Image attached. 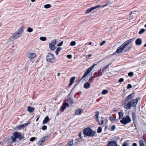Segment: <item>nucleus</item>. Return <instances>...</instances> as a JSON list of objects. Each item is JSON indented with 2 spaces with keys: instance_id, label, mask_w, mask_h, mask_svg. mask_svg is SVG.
Segmentation results:
<instances>
[{
  "instance_id": "e433bc0d",
  "label": "nucleus",
  "mask_w": 146,
  "mask_h": 146,
  "mask_svg": "<svg viewBox=\"0 0 146 146\" xmlns=\"http://www.w3.org/2000/svg\"><path fill=\"white\" fill-rule=\"evenodd\" d=\"M139 146H144V144L143 140L139 141Z\"/></svg>"
},
{
  "instance_id": "09e8293b",
  "label": "nucleus",
  "mask_w": 146,
  "mask_h": 146,
  "mask_svg": "<svg viewBox=\"0 0 146 146\" xmlns=\"http://www.w3.org/2000/svg\"><path fill=\"white\" fill-rule=\"evenodd\" d=\"M106 42V41L105 40H104L102 41V42L100 43V46H102L104 45Z\"/></svg>"
},
{
  "instance_id": "3c124183",
  "label": "nucleus",
  "mask_w": 146,
  "mask_h": 146,
  "mask_svg": "<svg viewBox=\"0 0 146 146\" xmlns=\"http://www.w3.org/2000/svg\"><path fill=\"white\" fill-rule=\"evenodd\" d=\"M132 87V86L130 84H129L127 85V88L128 89H129L130 88H131Z\"/></svg>"
},
{
  "instance_id": "393cba45",
  "label": "nucleus",
  "mask_w": 146,
  "mask_h": 146,
  "mask_svg": "<svg viewBox=\"0 0 146 146\" xmlns=\"http://www.w3.org/2000/svg\"><path fill=\"white\" fill-rule=\"evenodd\" d=\"M102 72H101V70L96 72L94 74V75L96 77H98L100 76H101L102 75Z\"/></svg>"
},
{
  "instance_id": "ddd939ff",
  "label": "nucleus",
  "mask_w": 146,
  "mask_h": 146,
  "mask_svg": "<svg viewBox=\"0 0 146 146\" xmlns=\"http://www.w3.org/2000/svg\"><path fill=\"white\" fill-rule=\"evenodd\" d=\"M27 57L30 59H33L36 57V54L29 52L27 55Z\"/></svg>"
},
{
  "instance_id": "49530a36",
  "label": "nucleus",
  "mask_w": 146,
  "mask_h": 146,
  "mask_svg": "<svg viewBox=\"0 0 146 146\" xmlns=\"http://www.w3.org/2000/svg\"><path fill=\"white\" fill-rule=\"evenodd\" d=\"M123 115V114L122 112H119V119L120 118L122 117Z\"/></svg>"
},
{
  "instance_id": "9d476101",
  "label": "nucleus",
  "mask_w": 146,
  "mask_h": 146,
  "mask_svg": "<svg viewBox=\"0 0 146 146\" xmlns=\"http://www.w3.org/2000/svg\"><path fill=\"white\" fill-rule=\"evenodd\" d=\"M100 5H97L96 6L91 7L87 10L85 11V13L86 14L88 13H90V12H91L92 10L98 8L100 7Z\"/></svg>"
},
{
  "instance_id": "680f3d73",
  "label": "nucleus",
  "mask_w": 146,
  "mask_h": 146,
  "mask_svg": "<svg viewBox=\"0 0 146 146\" xmlns=\"http://www.w3.org/2000/svg\"><path fill=\"white\" fill-rule=\"evenodd\" d=\"M91 77H92V78H95L96 77V76L94 75V76H92Z\"/></svg>"
},
{
  "instance_id": "de8ad7c7",
  "label": "nucleus",
  "mask_w": 146,
  "mask_h": 146,
  "mask_svg": "<svg viewBox=\"0 0 146 146\" xmlns=\"http://www.w3.org/2000/svg\"><path fill=\"white\" fill-rule=\"evenodd\" d=\"M47 127L46 125H43L42 129V130H45L46 129Z\"/></svg>"
},
{
  "instance_id": "412c9836",
  "label": "nucleus",
  "mask_w": 146,
  "mask_h": 146,
  "mask_svg": "<svg viewBox=\"0 0 146 146\" xmlns=\"http://www.w3.org/2000/svg\"><path fill=\"white\" fill-rule=\"evenodd\" d=\"M90 84L88 82L85 83L84 85V87L85 89H88L90 87Z\"/></svg>"
},
{
  "instance_id": "338daca9",
  "label": "nucleus",
  "mask_w": 146,
  "mask_h": 146,
  "mask_svg": "<svg viewBox=\"0 0 146 146\" xmlns=\"http://www.w3.org/2000/svg\"><path fill=\"white\" fill-rule=\"evenodd\" d=\"M60 73H58V75H58V76H59L60 75Z\"/></svg>"
},
{
  "instance_id": "37998d69",
  "label": "nucleus",
  "mask_w": 146,
  "mask_h": 146,
  "mask_svg": "<svg viewBox=\"0 0 146 146\" xmlns=\"http://www.w3.org/2000/svg\"><path fill=\"white\" fill-rule=\"evenodd\" d=\"M115 126L114 125H113L111 126V128L110 129V130L111 131H113L115 129Z\"/></svg>"
},
{
  "instance_id": "58836bf2",
  "label": "nucleus",
  "mask_w": 146,
  "mask_h": 146,
  "mask_svg": "<svg viewBox=\"0 0 146 146\" xmlns=\"http://www.w3.org/2000/svg\"><path fill=\"white\" fill-rule=\"evenodd\" d=\"M36 139V137H32L30 139V141L31 142H33Z\"/></svg>"
},
{
  "instance_id": "5701e85b",
  "label": "nucleus",
  "mask_w": 146,
  "mask_h": 146,
  "mask_svg": "<svg viewBox=\"0 0 146 146\" xmlns=\"http://www.w3.org/2000/svg\"><path fill=\"white\" fill-rule=\"evenodd\" d=\"M70 104H72L74 103L73 100L72 98L69 97L66 100Z\"/></svg>"
},
{
  "instance_id": "c756f323",
  "label": "nucleus",
  "mask_w": 146,
  "mask_h": 146,
  "mask_svg": "<svg viewBox=\"0 0 146 146\" xmlns=\"http://www.w3.org/2000/svg\"><path fill=\"white\" fill-rule=\"evenodd\" d=\"M24 127V125L22 124V125H19L17 126L16 127V128L18 129L19 130L21 128H22Z\"/></svg>"
},
{
  "instance_id": "a878e982",
  "label": "nucleus",
  "mask_w": 146,
  "mask_h": 146,
  "mask_svg": "<svg viewBox=\"0 0 146 146\" xmlns=\"http://www.w3.org/2000/svg\"><path fill=\"white\" fill-rule=\"evenodd\" d=\"M74 144L73 140L72 139H71L67 144V146H71Z\"/></svg>"
},
{
  "instance_id": "4c0bfd02",
  "label": "nucleus",
  "mask_w": 146,
  "mask_h": 146,
  "mask_svg": "<svg viewBox=\"0 0 146 146\" xmlns=\"http://www.w3.org/2000/svg\"><path fill=\"white\" fill-rule=\"evenodd\" d=\"M76 44V42L75 41H72L70 43V45L71 46H75Z\"/></svg>"
},
{
  "instance_id": "2f4dec72",
  "label": "nucleus",
  "mask_w": 146,
  "mask_h": 146,
  "mask_svg": "<svg viewBox=\"0 0 146 146\" xmlns=\"http://www.w3.org/2000/svg\"><path fill=\"white\" fill-rule=\"evenodd\" d=\"M108 90H104L102 92V94H103L105 95L108 94Z\"/></svg>"
},
{
  "instance_id": "a18cd8bd",
  "label": "nucleus",
  "mask_w": 146,
  "mask_h": 146,
  "mask_svg": "<svg viewBox=\"0 0 146 146\" xmlns=\"http://www.w3.org/2000/svg\"><path fill=\"white\" fill-rule=\"evenodd\" d=\"M82 132H80L78 133V136L79 137V138L82 139Z\"/></svg>"
},
{
  "instance_id": "f704fd0d",
  "label": "nucleus",
  "mask_w": 146,
  "mask_h": 146,
  "mask_svg": "<svg viewBox=\"0 0 146 146\" xmlns=\"http://www.w3.org/2000/svg\"><path fill=\"white\" fill-rule=\"evenodd\" d=\"M51 5L50 4H48L45 5H44V7L46 9H48L50 8L51 7Z\"/></svg>"
},
{
  "instance_id": "aec40b11",
  "label": "nucleus",
  "mask_w": 146,
  "mask_h": 146,
  "mask_svg": "<svg viewBox=\"0 0 146 146\" xmlns=\"http://www.w3.org/2000/svg\"><path fill=\"white\" fill-rule=\"evenodd\" d=\"M81 139L79 138H76L75 140V145H77L81 141Z\"/></svg>"
},
{
  "instance_id": "7ed1b4c3",
  "label": "nucleus",
  "mask_w": 146,
  "mask_h": 146,
  "mask_svg": "<svg viewBox=\"0 0 146 146\" xmlns=\"http://www.w3.org/2000/svg\"><path fill=\"white\" fill-rule=\"evenodd\" d=\"M139 99V98H137L136 99H133L132 102L125 103L123 104V107L127 109H130L131 108V106L133 107H135L136 106L138 100Z\"/></svg>"
},
{
  "instance_id": "bb28decb",
  "label": "nucleus",
  "mask_w": 146,
  "mask_h": 146,
  "mask_svg": "<svg viewBox=\"0 0 146 146\" xmlns=\"http://www.w3.org/2000/svg\"><path fill=\"white\" fill-rule=\"evenodd\" d=\"M23 27H21L17 31V33H18L20 35L23 32Z\"/></svg>"
},
{
  "instance_id": "a19ab883",
  "label": "nucleus",
  "mask_w": 146,
  "mask_h": 146,
  "mask_svg": "<svg viewBox=\"0 0 146 146\" xmlns=\"http://www.w3.org/2000/svg\"><path fill=\"white\" fill-rule=\"evenodd\" d=\"M145 30L144 29H141V30L139 32V34H141L142 33H143Z\"/></svg>"
},
{
  "instance_id": "7c9ffc66",
  "label": "nucleus",
  "mask_w": 146,
  "mask_h": 146,
  "mask_svg": "<svg viewBox=\"0 0 146 146\" xmlns=\"http://www.w3.org/2000/svg\"><path fill=\"white\" fill-rule=\"evenodd\" d=\"M118 53H119V47L117 48L116 51L115 52H114L111 55V56L116 55Z\"/></svg>"
},
{
  "instance_id": "0eeeda50",
  "label": "nucleus",
  "mask_w": 146,
  "mask_h": 146,
  "mask_svg": "<svg viewBox=\"0 0 146 146\" xmlns=\"http://www.w3.org/2000/svg\"><path fill=\"white\" fill-rule=\"evenodd\" d=\"M96 62L93 65H92L91 67L89 68L88 69H87L86 70V71L84 73V74L83 75V76L82 77L81 79L80 80V81L81 80H82L84 78L86 77L87 76L88 74L90 73L91 71L92 70L93 68H94L95 66L97 65L98 64V63H96L95 64Z\"/></svg>"
},
{
  "instance_id": "4468645a",
  "label": "nucleus",
  "mask_w": 146,
  "mask_h": 146,
  "mask_svg": "<svg viewBox=\"0 0 146 146\" xmlns=\"http://www.w3.org/2000/svg\"><path fill=\"white\" fill-rule=\"evenodd\" d=\"M67 106H69L68 103L66 102H64L61 107V110L62 111H63L66 108Z\"/></svg>"
},
{
  "instance_id": "774afa93",
  "label": "nucleus",
  "mask_w": 146,
  "mask_h": 146,
  "mask_svg": "<svg viewBox=\"0 0 146 146\" xmlns=\"http://www.w3.org/2000/svg\"><path fill=\"white\" fill-rule=\"evenodd\" d=\"M89 44L90 45H91L92 44V42H89Z\"/></svg>"
},
{
  "instance_id": "423d86ee",
  "label": "nucleus",
  "mask_w": 146,
  "mask_h": 146,
  "mask_svg": "<svg viewBox=\"0 0 146 146\" xmlns=\"http://www.w3.org/2000/svg\"><path fill=\"white\" fill-rule=\"evenodd\" d=\"M55 58L53 54L48 53L46 56V60L47 61L52 63H54L55 61Z\"/></svg>"
},
{
  "instance_id": "9b49d317",
  "label": "nucleus",
  "mask_w": 146,
  "mask_h": 146,
  "mask_svg": "<svg viewBox=\"0 0 146 146\" xmlns=\"http://www.w3.org/2000/svg\"><path fill=\"white\" fill-rule=\"evenodd\" d=\"M12 37H11L9 38V40L13 38H14L15 39L18 38L21 36V35L17 31L13 33L12 35Z\"/></svg>"
},
{
  "instance_id": "f03ea898",
  "label": "nucleus",
  "mask_w": 146,
  "mask_h": 146,
  "mask_svg": "<svg viewBox=\"0 0 146 146\" xmlns=\"http://www.w3.org/2000/svg\"><path fill=\"white\" fill-rule=\"evenodd\" d=\"M83 133L84 135V137L85 136L93 137H96L97 135L95 131L92 130L90 127H88L84 129Z\"/></svg>"
},
{
  "instance_id": "2eb2a0df",
  "label": "nucleus",
  "mask_w": 146,
  "mask_h": 146,
  "mask_svg": "<svg viewBox=\"0 0 146 146\" xmlns=\"http://www.w3.org/2000/svg\"><path fill=\"white\" fill-rule=\"evenodd\" d=\"M82 111V110L78 108L75 110V115H81Z\"/></svg>"
},
{
  "instance_id": "79ce46f5",
  "label": "nucleus",
  "mask_w": 146,
  "mask_h": 146,
  "mask_svg": "<svg viewBox=\"0 0 146 146\" xmlns=\"http://www.w3.org/2000/svg\"><path fill=\"white\" fill-rule=\"evenodd\" d=\"M33 31V29L29 27L27 29V31L29 33H31Z\"/></svg>"
},
{
  "instance_id": "13d9d810",
  "label": "nucleus",
  "mask_w": 146,
  "mask_h": 146,
  "mask_svg": "<svg viewBox=\"0 0 146 146\" xmlns=\"http://www.w3.org/2000/svg\"><path fill=\"white\" fill-rule=\"evenodd\" d=\"M122 146H128L127 143L126 142H124Z\"/></svg>"
},
{
  "instance_id": "f3484780",
  "label": "nucleus",
  "mask_w": 146,
  "mask_h": 146,
  "mask_svg": "<svg viewBox=\"0 0 146 146\" xmlns=\"http://www.w3.org/2000/svg\"><path fill=\"white\" fill-rule=\"evenodd\" d=\"M75 77H73L71 78L70 79V83L68 86V87H70L73 83L75 79Z\"/></svg>"
},
{
  "instance_id": "1a4fd4ad",
  "label": "nucleus",
  "mask_w": 146,
  "mask_h": 146,
  "mask_svg": "<svg viewBox=\"0 0 146 146\" xmlns=\"http://www.w3.org/2000/svg\"><path fill=\"white\" fill-rule=\"evenodd\" d=\"M56 43V39H54L52 41L51 43L49 44V48L51 50L54 49V47Z\"/></svg>"
},
{
  "instance_id": "f257e3e1",
  "label": "nucleus",
  "mask_w": 146,
  "mask_h": 146,
  "mask_svg": "<svg viewBox=\"0 0 146 146\" xmlns=\"http://www.w3.org/2000/svg\"><path fill=\"white\" fill-rule=\"evenodd\" d=\"M133 40V39H130L123 42V44L119 47V53H123L124 52L125 53L127 51H129L130 50L132 47V45H130L128 46L127 48V50H124V49L130 44L132 41Z\"/></svg>"
},
{
  "instance_id": "bf43d9fd",
  "label": "nucleus",
  "mask_w": 146,
  "mask_h": 146,
  "mask_svg": "<svg viewBox=\"0 0 146 146\" xmlns=\"http://www.w3.org/2000/svg\"><path fill=\"white\" fill-rule=\"evenodd\" d=\"M132 146H137V145L136 143H134L133 144Z\"/></svg>"
},
{
  "instance_id": "cd10ccee",
  "label": "nucleus",
  "mask_w": 146,
  "mask_h": 146,
  "mask_svg": "<svg viewBox=\"0 0 146 146\" xmlns=\"http://www.w3.org/2000/svg\"><path fill=\"white\" fill-rule=\"evenodd\" d=\"M51 137V135L50 134L48 135H47L44 136L43 137L42 139L45 140V141H46L48 139V138H50Z\"/></svg>"
},
{
  "instance_id": "4d7b16f0",
  "label": "nucleus",
  "mask_w": 146,
  "mask_h": 146,
  "mask_svg": "<svg viewBox=\"0 0 146 146\" xmlns=\"http://www.w3.org/2000/svg\"><path fill=\"white\" fill-rule=\"evenodd\" d=\"M107 4L108 5H110L112 4V2L111 1H109L107 3Z\"/></svg>"
},
{
  "instance_id": "6e6552de",
  "label": "nucleus",
  "mask_w": 146,
  "mask_h": 146,
  "mask_svg": "<svg viewBox=\"0 0 146 146\" xmlns=\"http://www.w3.org/2000/svg\"><path fill=\"white\" fill-rule=\"evenodd\" d=\"M131 121V120L130 117L127 115L125 117H123L120 121L122 124L126 125L129 123Z\"/></svg>"
},
{
  "instance_id": "052dcab7",
  "label": "nucleus",
  "mask_w": 146,
  "mask_h": 146,
  "mask_svg": "<svg viewBox=\"0 0 146 146\" xmlns=\"http://www.w3.org/2000/svg\"><path fill=\"white\" fill-rule=\"evenodd\" d=\"M92 79L93 78H92V77H91L90 78H89V82H90L91 80H92Z\"/></svg>"
},
{
  "instance_id": "72a5a7b5",
  "label": "nucleus",
  "mask_w": 146,
  "mask_h": 146,
  "mask_svg": "<svg viewBox=\"0 0 146 146\" xmlns=\"http://www.w3.org/2000/svg\"><path fill=\"white\" fill-rule=\"evenodd\" d=\"M40 40L42 41H44L46 40V37L42 36L40 37Z\"/></svg>"
},
{
  "instance_id": "dca6fc26",
  "label": "nucleus",
  "mask_w": 146,
  "mask_h": 146,
  "mask_svg": "<svg viewBox=\"0 0 146 146\" xmlns=\"http://www.w3.org/2000/svg\"><path fill=\"white\" fill-rule=\"evenodd\" d=\"M133 98V94H130L127 97L126 99H125L126 102H127L129 101V100L132 99Z\"/></svg>"
},
{
  "instance_id": "c85d7f7f",
  "label": "nucleus",
  "mask_w": 146,
  "mask_h": 146,
  "mask_svg": "<svg viewBox=\"0 0 146 146\" xmlns=\"http://www.w3.org/2000/svg\"><path fill=\"white\" fill-rule=\"evenodd\" d=\"M116 117L113 115L109 117V119L112 122H114L115 120Z\"/></svg>"
},
{
  "instance_id": "5fc2aeb1",
  "label": "nucleus",
  "mask_w": 146,
  "mask_h": 146,
  "mask_svg": "<svg viewBox=\"0 0 146 146\" xmlns=\"http://www.w3.org/2000/svg\"><path fill=\"white\" fill-rule=\"evenodd\" d=\"M132 117L133 119H135L136 118V116L134 113H132Z\"/></svg>"
},
{
  "instance_id": "4be33fe9",
  "label": "nucleus",
  "mask_w": 146,
  "mask_h": 146,
  "mask_svg": "<svg viewBox=\"0 0 146 146\" xmlns=\"http://www.w3.org/2000/svg\"><path fill=\"white\" fill-rule=\"evenodd\" d=\"M111 64V63H110L105 66L102 68V72H106L107 70V69L108 68V67Z\"/></svg>"
},
{
  "instance_id": "603ef678",
  "label": "nucleus",
  "mask_w": 146,
  "mask_h": 146,
  "mask_svg": "<svg viewBox=\"0 0 146 146\" xmlns=\"http://www.w3.org/2000/svg\"><path fill=\"white\" fill-rule=\"evenodd\" d=\"M30 122H27V123H25L23 124V125H24V127L25 126V127H27V125L28 124H30Z\"/></svg>"
},
{
  "instance_id": "473e14b6",
  "label": "nucleus",
  "mask_w": 146,
  "mask_h": 146,
  "mask_svg": "<svg viewBox=\"0 0 146 146\" xmlns=\"http://www.w3.org/2000/svg\"><path fill=\"white\" fill-rule=\"evenodd\" d=\"M61 50V48L60 47H58L57 48L56 51V55H58V52Z\"/></svg>"
},
{
  "instance_id": "8fccbe9b",
  "label": "nucleus",
  "mask_w": 146,
  "mask_h": 146,
  "mask_svg": "<svg viewBox=\"0 0 146 146\" xmlns=\"http://www.w3.org/2000/svg\"><path fill=\"white\" fill-rule=\"evenodd\" d=\"M63 43V41H62V42H59V43L58 44L57 46H61L62 45Z\"/></svg>"
},
{
  "instance_id": "864d4df0",
  "label": "nucleus",
  "mask_w": 146,
  "mask_h": 146,
  "mask_svg": "<svg viewBox=\"0 0 146 146\" xmlns=\"http://www.w3.org/2000/svg\"><path fill=\"white\" fill-rule=\"evenodd\" d=\"M66 56L68 58L70 59L72 58V56L70 54H68Z\"/></svg>"
},
{
  "instance_id": "c9c22d12",
  "label": "nucleus",
  "mask_w": 146,
  "mask_h": 146,
  "mask_svg": "<svg viewBox=\"0 0 146 146\" xmlns=\"http://www.w3.org/2000/svg\"><path fill=\"white\" fill-rule=\"evenodd\" d=\"M44 142H45V140L42 139V140H40L38 141V144L39 145H40Z\"/></svg>"
},
{
  "instance_id": "69168bd1",
  "label": "nucleus",
  "mask_w": 146,
  "mask_h": 146,
  "mask_svg": "<svg viewBox=\"0 0 146 146\" xmlns=\"http://www.w3.org/2000/svg\"><path fill=\"white\" fill-rule=\"evenodd\" d=\"M92 56V54H89L88 56V57H90L91 56Z\"/></svg>"
},
{
  "instance_id": "e2e57ef3",
  "label": "nucleus",
  "mask_w": 146,
  "mask_h": 146,
  "mask_svg": "<svg viewBox=\"0 0 146 146\" xmlns=\"http://www.w3.org/2000/svg\"><path fill=\"white\" fill-rule=\"evenodd\" d=\"M40 117V115L38 117V118H37L36 119V121H37L38 120V119H39V117Z\"/></svg>"
},
{
  "instance_id": "0e129e2a",
  "label": "nucleus",
  "mask_w": 146,
  "mask_h": 146,
  "mask_svg": "<svg viewBox=\"0 0 146 146\" xmlns=\"http://www.w3.org/2000/svg\"><path fill=\"white\" fill-rule=\"evenodd\" d=\"M100 100V99H98L96 100V101L97 102H99Z\"/></svg>"
},
{
  "instance_id": "39448f33",
  "label": "nucleus",
  "mask_w": 146,
  "mask_h": 146,
  "mask_svg": "<svg viewBox=\"0 0 146 146\" xmlns=\"http://www.w3.org/2000/svg\"><path fill=\"white\" fill-rule=\"evenodd\" d=\"M99 112L98 111H96L95 112V116L96 117V120L97 122L100 125L102 124L104 122L107 123L108 122L107 119L106 118H104V117H101L100 119L101 120L99 121L98 119V115Z\"/></svg>"
},
{
  "instance_id": "20e7f679",
  "label": "nucleus",
  "mask_w": 146,
  "mask_h": 146,
  "mask_svg": "<svg viewBox=\"0 0 146 146\" xmlns=\"http://www.w3.org/2000/svg\"><path fill=\"white\" fill-rule=\"evenodd\" d=\"M11 139L13 143L16 142L17 139L19 141L23 139L24 137L22 135V133L20 132L15 131L13 133V135L11 137Z\"/></svg>"
},
{
  "instance_id": "c03bdc74",
  "label": "nucleus",
  "mask_w": 146,
  "mask_h": 146,
  "mask_svg": "<svg viewBox=\"0 0 146 146\" xmlns=\"http://www.w3.org/2000/svg\"><path fill=\"white\" fill-rule=\"evenodd\" d=\"M128 76L129 77H131L133 75V73L132 72H131L128 73Z\"/></svg>"
},
{
  "instance_id": "b1692460",
  "label": "nucleus",
  "mask_w": 146,
  "mask_h": 146,
  "mask_svg": "<svg viewBox=\"0 0 146 146\" xmlns=\"http://www.w3.org/2000/svg\"><path fill=\"white\" fill-rule=\"evenodd\" d=\"M142 42V41L140 38H138L135 41V43L137 45H140Z\"/></svg>"
},
{
  "instance_id": "6e6d98bb",
  "label": "nucleus",
  "mask_w": 146,
  "mask_h": 146,
  "mask_svg": "<svg viewBox=\"0 0 146 146\" xmlns=\"http://www.w3.org/2000/svg\"><path fill=\"white\" fill-rule=\"evenodd\" d=\"M124 81V79L123 78H121L119 79V82H123Z\"/></svg>"
},
{
  "instance_id": "f8f14e48",
  "label": "nucleus",
  "mask_w": 146,
  "mask_h": 146,
  "mask_svg": "<svg viewBox=\"0 0 146 146\" xmlns=\"http://www.w3.org/2000/svg\"><path fill=\"white\" fill-rule=\"evenodd\" d=\"M117 141H109L108 143L107 146H117Z\"/></svg>"
},
{
  "instance_id": "a211bd4d",
  "label": "nucleus",
  "mask_w": 146,
  "mask_h": 146,
  "mask_svg": "<svg viewBox=\"0 0 146 146\" xmlns=\"http://www.w3.org/2000/svg\"><path fill=\"white\" fill-rule=\"evenodd\" d=\"M35 110V108L30 106H29L27 108L28 111L30 113L33 112Z\"/></svg>"
},
{
  "instance_id": "6ab92c4d",
  "label": "nucleus",
  "mask_w": 146,
  "mask_h": 146,
  "mask_svg": "<svg viewBox=\"0 0 146 146\" xmlns=\"http://www.w3.org/2000/svg\"><path fill=\"white\" fill-rule=\"evenodd\" d=\"M50 120L48 116H46L45 117L44 119L43 120L42 122V124H45L46 123H47Z\"/></svg>"
},
{
  "instance_id": "ea45409f",
  "label": "nucleus",
  "mask_w": 146,
  "mask_h": 146,
  "mask_svg": "<svg viewBox=\"0 0 146 146\" xmlns=\"http://www.w3.org/2000/svg\"><path fill=\"white\" fill-rule=\"evenodd\" d=\"M102 128L101 127H99L97 129V132L98 133H100L102 132Z\"/></svg>"
}]
</instances>
